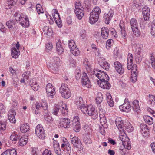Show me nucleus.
<instances>
[{"instance_id": "nucleus-62", "label": "nucleus", "mask_w": 155, "mask_h": 155, "mask_svg": "<svg viewBox=\"0 0 155 155\" xmlns=\"http://www.w3.org/2000/svg\"><path fill=\"white\" fill-rule=\"evenodd\" d=\"M83 141L84 143L86 145L90 144L92 143L91 140L88 136L84 137L83 139Z\"/></svg>"}, {"instance_id": "nucleus-36", "label": "nucleus", "mask_w": 155, "mask_h": 155, "mask_svg": "<svg viewBox=\"0 0 155 155\" xmlns=\"http://www.w3.org/2000/svg\"><path fill=\"white\" fill-rule=\"evenodd\" d=\"M16 24V21L13 20H11L8 21L6 23V25L9 29L12 30L15 28Z\"/></svg>"}, {"instance_id": "nucleus-31", "label": "nucleus", "mask_w": 155, "mask_h": 155, "mask_svg": "<svg viewBox=\"0 0 155 155\" xmlns=\"http://www.w3.org/2000/svg\"><path fill=\"white\" fill-rule=\"evenodd\" d=\"M131 44L133 48H134L135 49V51L138 55H140L141 52L142 48L140 45L138 44H136L135 42L132 41Z\"/></svg>"}, {"instance_id": "nucleus-23", "label": "nucleus", "mask_w": 155, "mask_h": 155, "mask_svg": "<svg viewBox=\"0 0 155 155\" xmlns=\"http://www.w3.org/2000/svg\"><path fill=\"white\" fill-rule=\"evenodd\" d=\"M115 123L119 131L124 130L123 121L121 118L120 117L117 118L115 120Z\"/></svg>"}, {"instance_id": "nucleus-58", "label": "nucleus", "mask_w": 155, "mask_h": 155, "mask_svg": "<svg viewBox=\"0 0 155 155\" xmlns=\"http://www.w3.org/2000/svg\"><path fill=\"white\" fill-rule=\"evenodd\" d=\"M150 32L153 36L155 37V20H153L152 23Z\"/></svg>"}, {"instance_id": "nucleus-55", "label": "nucleus", "mask_w": 155, "mask_h": 155, "mask_svg": "<svg viewBox=\"0 0 155 155\" xmlns=\"http://www.w3.org/2000/svg\"><path fill=\"white\" fill-rule=\"evenodd\" d=\"M10 139L12 141H16L18 140V136L17 135V133L14 132L12 133L10 137Z\"/></svg>"}, {"instance_id": "nucleus-18", "label": "nucleus", "mask_w": 155, "mask_h": 155, "mask_svg": "<svg viewBox=\"0 0 155 155\" xmlns=\"http://www.w3.org/2000/svg\"><path fill=\"white\" fill-rule=\"evenodd\" d=\"M78 117H75L72 121V127L76 132H78L80 130V124Z\"/></svg>"}, {"instance_id": "nucleus-11", "label": "nucleus", "mask_w": 155, "mask_h": 155, "mask_svg": "<svg viewBox=\"0 0 155 155\" xmlns=\"http://www.w3.org/2000/svg\"><path fill=\"white\" fill-rule=\"evenodd\" d=\"M51 12L53 18L58 26L59 28H61L62 26V21L58 10L56 9H54L52 10Z\"/></svg>"}, {"instance_id": "nucleus-1", "label": "nucleus", "mask_w": 155, "mask_h": 155, "mask_svg": "<svg viewBox=\"0 0 155 155\" xmlns=\"http://www.w3.org/2000/svg\"><path fill=\"white\" fill-rule=\"evenodd\" d=\"M133 57L131 53H129L128 55L127 63V68L128 70L131 69V77L130 79V81L134 83L137 81V67L136 64L133 66Z\"/></svg>"}, {"instance_id": "nucleus-49", "label": "nucleus", "mask_w": 155, "mask_h": 155, "mask_svg": "<svg viewBox=\"0 0 155 155\" xmlns=\"http://www.w3.org/2000/svg\"><path fill=\"white\" fill-rule=\"evenodd\" d=\"M130 23L131 28H137V27H138L137 21L134 18H132L131 19Z\"/></svg>"}, {"instance_id": "nucleus-17", "label": "nucleus", "mask_w": 155, "mask_h": 155, "mask_svg": "<svg viewBox=\"0 0 155 155\" xmlns=\"http://www.w3.org/2000/svg\"><path fill=\"white\" fill-rule=\"evenodd\" d=\"M70 120L68 118H62L60 120L59 125L64 128H69L71 124Z\"/></svg>"}, {"instance_id": "nucleus-44", "label": "nucleus", "mask_w": 155, "mask_h": 155, "mask_svg": "<svg viewBox=\"0 0 155 155\" xmlns=\"http://www.w3.org/2000/svg\"><path fill=\"white\" fill-rule=\"evenodd\" d=\"M83 64L88 72H90L91 71V66L89 62L88 59H85L84 60Z\"/></svg>"}, {"instance_id": "nucleus-22", "label": "nucleus", "mask_w": 155, "mask_h": 155, "mask_svg": "<svg viewBox=\"0 0 155 155\" xmlns=\"http://www.w3.org/2000/svg\"><path fill=\"white\" fill-rule=\"evenodd\" d=\"M114 13V11L110 9L109 11L107 14L104 15V18L105 19V22L107 24H109L112 18Z\"/></svg>"}, {"instance_id": "nucleus-43", "label": "nucleus", "mask_w": 155, "mask_h": 155, "mask_svg": "<svg viewBox=\"0 0 155 155\" xmlns=\"http://www.w3.org/2000/svg\"><path fill=\"white\" fill-rule=\"evenodd\" d=\"M107 101L110 107H112L114 106V101L112 99V97L110 94H107Z\"/></svg>"}, {"instance_id": "nucleus-51", "label": "nucleus", "mask_w": 155, "mask_h": 155, "mask_svg": "<svg viewBox=\"0 0 155 155\" xmlns=\"http://www.w3.org/2000/svg\"><path fill=\"white\" fill-rule=\"evenodd\" d=\"M103 97L102 94L101 93H99L97 94V96L96 98V101L97 104H100L102 101Z\"/></svg>"}, {"instance_id": "nucleus-5", "label": "nucleus", "mask_w": 155, "mask_h": 155, "mask_svg": "<svg viewBox=\"0 0 155 155\" xmlns=\"http://www.w3.org/2000/svg\"><path fill=\"white\" fill-rule=\"evenodd\" d=\"M101 10L99 7H95L90 13L89 22L91 24H94L98 20Z\"/></svg>"}, {"instance_id": "nucleus-9", "label": "nucleus", "mask_w": 155, "mask_h": 155, "mask_svg": "<svg viewBox=\"0 0 155 155\" xmlns=\"http://www.w3.org/2000/svg\"><path fill=\"white\" fill-rule=\"evenodd\" d=\"M109 78L107 77V78L103 80L100 81H97V83L99 86L104 89H109L110 88V84L108 82Z\"/></svg>"}, {"instance_id": "nucleus-3", "label": "nucleus", "mask_w": 155, "mask_h": 155, "mask_svg": "<svg viewBox=\"0 0 155 155\" xmlns=\"http://www.w3.org/2000/svg\"><path fill=\"white\" fill-rule=\"evenodd\" d=\"M61 112L63 115H67L68 113V109L65 104L61 102L59 104H55L53 110V113L57 115L58 112Z\"/></svg>"}, {"instance_id": "nucleus-28", "label": "nucleus", "mask_w": 155, "mask_h": 155, "mask_svg": "<svg viewBox=\"0 0 155 155\" xmlns=\"http://www.w3.org/2000/svg\"><path fill=\"white\" fill-rule=\"evenodd\" d=\"M53 146L54 150L56 153L58 155H60L61 154V151L58 142L56 140L54 141L53 143Z\"/></svg>"}, {"instance_id": "nucleus-24", "label": "nucleus", "mask_w": 155, "mask_h": 155, "mask_svg": "<svg viewBox=\"0 0 155 155\" xmlns=\"http://www.w3.org/2000/svg\"><path fill=\"white\" fill-rule=\"evenodd\" d=\"M108 29L106 27H103L101 29V36L103 39H107L109 35Z\"/></svg>"}, {"instance_id": "nucleus-20", "label": "nucleus", "mask_w": 155, "mask_h": 155, "mask_svg": "<svg viewBox=\"0 0 155 155\" xmlns=\"http://www.w3.org/2000/svg\"><path fill=\"white\" fill-rule=\"evenodd\" d=\"M15 111L12 109H10L8 113V118L9 121L12 123H15L16 122L15 116Z\"/></svg>"}, {"instance_id": "nucleus-21", "label": "nucleus", "mask_w": 155, "mask_h": 155, "mask_svg": "<svg viewBox=\"0 0 155 155\" xmlns=\"http://www.w3.org/2000/svg\"><path fill=\"white\" fill-rule=\"evenodd\" d=\"M119 139L122 141L123 143L128 144L129 139L127 137L124 130L119 131Z\"/></svg>"}, {"instance_id": "nucleus-2", "label": "nucleus", "mask_w": 155, "mask_h": 155, "mask_svg": "<svg viewBox=\"0 0 155 155\" xmlns=\"http://www.w3.org/2000/svg\"><path fill=\"white\" fill-rule=\"evenodd\" d=\"M60 63V58L55 56L51 59L50 62L47 63V66L51 72L57 73L58 72V68Z\"/></svg>"}, {"instance_id": "nucleus-60", "label": "nucleus", "mask_w": 155, "mask_h": 155, "mask_svg": "<svg viewBox=\"0 0 155 155\" xmlns=\"http://www.w3.org/2000/svg\"><path fill=\"white\" fill-rule=\"evenodd\" d=\"M143 13L144 15H150V10L147 6H145L143 8Z\"/></svg>"}, {"instance_id": "nucleus-48", "label": "nucleus", "mask_w": 155, "mask_h": 155, "mask_svg": "<svg viewBox=\"0 0 155 155\" xmlns=\"http://www.w3.org/2000/svg\"><path fill=\"white\" fill-rule=\"evenodd\" d=\"M144 121L146 123L149 124L151 125L153 123V118L148 116L145 115L144 116Z\"/></svg>"}, {"instance_id": "nucleus-35", "label": "nucleus", "mask_w": 155, "mask_h": 155, "mask_svg": "<svg viewBox=\"0 0 155 155\" xmlns=\"http://www.w3.org/2000/svg\"><path fill=\"white\" fill-rule=\"evenodd\" d=\"M16 2V0H8L5 5V8L6 9H10L11 8V6L15 4Z\"/></svg>"}, {"instance_id": "nucleus-26", "label": "nucleus", "mask_w": 155, "mask_h": 155, "mask_svg": "<svg viewBox=\"0 0 155 155\" xmlns=\"http://www.w3.org/2000/svg\"><path fill=\"white\" fill-rule=\"evenodd\" d=\"M30 75L31 72L29 71H27L24 72L22 75L23 78H21L20 80V82L24 83L25 84V81H27L29 80Z\"/></svg>"}, {"instance_id": "nucleus-61", "label": "nucleus", "mask_w": 155, "mask_h": 155, "mask_svg": "<svg viewBox=\"0 0 155 155\" xmlns=\"http://www.w3.org/2000/svg\"><path fill=\"white\" fill-rule=\"evenodd\" d=\"M36 7L37 12L39 14L43 13V11L42 8V7L40 4H37L36 5Z\"/></svg>"}, {"instance_id": "nucleus-57", "label": "nucleus", "mask_w": 155, "mask_h": 155, "mask_svg": "<svg viewBox=\"0 0 155 155\" xmlns=\"http://www.w3.org/2000/svg\"><path fill=\"white\" fill-rule=\"evenodd\" d=\"M6 129V124L5 121L0 120V131H4Z\"/></svg>"}, {"instance_id": "nucleus-39", "label": "nucleus", "mask_w": 155, "mask_h": 155, "mask_svg": "<svg viewBox=\"0 0 155 155\" xmlns=\"http://www.w3.org/2000/svg\"><path fill=\"white\" fill-rule=\"evenodd\" d=\"M69 89L67 84H65L62 83L60 88L59 92L61 95H64L63 92H65Z\"/></svg>"}, {"instance_id": "nucleus-32", "label": "nucleus", "mask_w": 155, "mask_h": 155, "mask_svg": "<svg viewBox=\"0 0 155 155\" xmlns=\"http://www.w3.org/2000/svg\"><path fill=\"white\" fill-rule=\"evenodd\" d=\"M56 49L57 52L59 54H62L64 51V49L62 46L61 43L58 41L56 43Z\"/></svg>"}, {"instance_id": "nucleus-8", "label": "nucleus", "mask_w": 155, "mask_h": 155, "mask_svg": "<svg viewBox=\"0 0 155 155\" xmlns=\"http://www.w3.org/2000/svg\"><path fill=\"white\" fill-rule=\"evenodd\" d=\"M35 134L37 137L39 139H43L45 138V132L41 124H38L36 127Z\"/></svg>"}, {"instance_id": "nucleus-16", "label": "nucleus", "mask_w": 155, "mask_h": 155, "mask_svg": "<svg viewBox=\"0 0 155 155\" xmlns=\"http://www.w3.org/2000/svg\"><path fill=\"white\" fill-rule=\"evenodd\" d=\"M95 75L97 77L100 81L108 77V75L104 72L97 69H95L94 71Z\"/></svg>"}, {"instance_id": "nucleus-15", "label": "nucleus", "mask_w": 155, "mask_h": 155, "mask_svg": "<svg viewBox=\"0 0 155 155\" xmlns=\"http://www.w3.org/2000/svg\"><path fill=\"white\" fill-rule=\"evenodd\" d=\"M81 83L82 86L87 88H89L91 87V85L90 80L87 75V74L85 72H84L82 74Z\"/></svg>"}, {"instance_id": "nucleus-30", "label": "nucleus", "mask_w": 155, "mask_h": 155, "mask_svg": "<svg viewBox=\"0 0 155 155\" xmlns=\"http://www.w3.org/2000/svg\"><path fill=\"white\" fill-rule=\"evenodd\" d=\"M76 104L78 107H79L80 110H81V107H87L83 104V98L81 97H79L77 98L76 101Z\"/></svg>"}, {"instance_id": "nucleus-29", "label": "nucleus", "mask_w": 155, "mask_h": 155, "mask_svg": "<svg viewBox=\"0 0 155 155\" xmlns=\"http://www.w3.org/2000/svg\"><path fill=\"white\" fill-rule=\"evenodd\" d=\"M1 155H17V151L15 149H8L4 151Z\"/></svg>"}, {"instance_id": "nucleus-37", "label": "nucleus", "mask_w": 155, "mask_h": 155, "mask_svg": "<svg viewBox=\"0 0 155 155\" xmlns=\"http://www.w3.org/2000/svg\"><path fill=\"white\" fill-rule=\"evenodd\" d=\"M120 28L121 30V34L122 37L124 39L126 38V33L124 25L123 23H121L120 21L119 24Z\"/></svg>"}, {"instance_id": "nucleus-42", "label": "nucleus", "mask_w": 155, "mask_h": 155, "mask_svg": "<svg viewBox=\"0 0 155 155\" xmlns=\"http://www.w3.org/2000/svg\"><path fill=\"white\" fill-rule=\"evenodd\" d=\"M20 130L23 133L27 132L29 129V127L27 124H21L20 127Z\"/></svg>"}, {"instance_id": "nucleus-50", "label": "nucleus", "mask_w": 155, "mask_h": 155, "mask_svg": "<svg viewBox=\"0 0 155 155\" xmlns=\"http://www.w3.org/2000/svg\"><path fill=\"white\" fill-rule=\"evenodd\" d=\"M154 54L155 53H152L150 54V60L151 61V65L152 67L154 69H155V59L154 57Z\"/></svg>"}, {"instance_id": "nucleus-10", "label": "nucleus", "mask_w": 155, "mask_h": 155, "mask_svg": "<svg viewBox=\"0 0 155 155\" xmlns=\"http://www.w3.org/2000/svg\"><path fill=\"white\" fill-rule=\"evenodd\" d=\"M99 116L101 124L104 127L106 128L107 126V122L106 117L105 115V111L100 107L99 108Z\"/></svg>"}, {"instance_id": "nucleus-56", "label": "nucleus", "mask_w": 155, "mask_h": 155, "mask_svg": "<svg viewBox=\"0 0 155 155\" xmlns=\"http://www.w3.org/2000/svg\"><path fill=\"white\" fill-rule=\"evenodd\" d=\"M41 107L45 110V114H48V110H47L48 106L46 102L45 101H42L41 104Z\"/></svg>"}, {"instance_id": "nucleus-13", "label": "nucleus", "mask_w": 155, "mask_h": 155, "mask_svg": "<svg viewBox=\"0 0 155 155\" xmlns=\"http://www.w3.org/2000/svg\"><path fill=\"white\" fill-rule=\"evenodd\" d=\"M120 110L122 111L128 112L131 110V106L127 98L124 100V104L119 106Z\"/></svg>"}, {"instance_id": "nucleus-45", "label": "nucleus", "mask_w": 155, "mask_h": 155, "mask_svg": "<svg viewBox=\"0 0 155 155\" xmlns=\"http://www.w3.org/2000/svg\"><path fill=\"white\" fill-rule=\"evenodd\" d=\"M28 141L27 138L26 136H22L20 139L19 143L20 145L21 146L26 145Z\"/></svg>"}, {"instance_id": "nucleus-63", "label": "nucleus", "mask_w": 155, "mask_h": 155, "mask_svg": "<svg viewBox=\"0 0 155 155\" xmlns=\"http://www.w3.org/2000/svg\"><path fill=\"white\" fill-rule=\"evenodd\" d=\"M126 130L129 133L133 131L134 128L130 123H129L128 124V125L126 126Z\"/></svg>"}, {"instance_id": "nucleus-40", "label": "nucleus", "mask_w": 155, "mask_h": 155, "mask_svg": "<svg viewBox=\"0 0 155 155\" xmlns=\"http://www.w3.org/2000/svg\"><path fill=\"white\" fill-rule=\"evenodd\" d=\"M100 65L104 69L107 71H108L110 67V65L105 59H103L101 61Z\"/></svg>"}, {"instance_id": "nucleus-46", "label": "nucleus", "mask_w": 155, "mask_h": 155, "mask_svg": "<svg viewBox=\"0 0 155 155\" xmlns=\"http://www.w3.org/2000/svg\"><path fill=\"white\" fill-rule=\"evenodd\" d=\"M33 80L32 81L31 80L30 83V85L33 90L35 91H36L38 90L39 88V87L38 84H37V83L35 81L33 82Z\"/></svg>"}, {"instance_id": "nucleus-27", "label": "nucleus", "mask_w": 155, "mask_h": 155, "mask_svg": "<svg viewBox=\"0 0 155 155\" xmlns=\"http://www.w3.org/2000/svg\"><path fill=\"white\" fill-rule=\"evenodd\" d=\"M15 18L16 21L20 22L27 16L24 13L20 12L16 13L14 14Z\"/></svg>"}, {"instance_id": "nucleus-54", "label": "nucleus", "mask_w": 155, "mask_h": 155, "mask_svg": "<svg viewBox=\"0 0 155 155\" xmlns=\"http://www.w3.org/2000/svg\"><path fill=\"white\" fill-rule=\"evenodd\" d=\"M44 119L48 123H51L53 121L52 117L49 115L48 112V114H46L45 115Z\"/></svg>"}, {"instance_id": "nucleus-25", "label": "nucleus", "mask_w": 155, "mask_h": 155, "mask_svg": "<svg viewBox=\"0 0 155 155\" xmlns=\"http://www.w3.org/2000/svg\"><path fill=\"white\" fill-rule=\"evenodd\" d=\"M140 131L142 135L144 136L148 135L149 130L146 124H141Z\"/></svg>"}, {"instance_id": "nucleus-7", "label": "nucleus", "mask_w": 155, "mask_h": 155, "mask_svg": "<svg viewBox=\"0 0 155 155\" xmlns=\"http://www.w3.org/2000/svg\"><path fill=\"white\" fill-rule=\"evenodd\" d=\"M68 45L71 53L75 56L79 55L80 51L73 40H71L68 41Z\"/></svg>"}, {"instance_id": "nucleus-64", "label": "nucleus", "mask_w": 155, "mask_h": 155, "mask_svg": "<svg viewBox=\"0 0 155 155\" xmlns=\"http://www.w3.org/2000/svg\"><path fill=\"white\" fill-rule=\"evenodd\" d=\"M87 37L86 31L84 30H82L80 32V37L82 39L85 38Z\"/></svg>"}, {"instance_id": "nucleus-4", "label": "nucleus", "mask_w": 155, "mask_h": 155, "mask_svg": "<svg viewBox=\"0 0 155 155\" xmlns=\"http://www.w3.org/2000/svg\"><path fill=\"white\" fill-rule=\"evenodd\" d=\"M81 111L86 115H88L93 118L96 119L98 117V112L95 108L91 105L87 106V107H81Z\"/></svg>"}, {"instance_id": "nucleus-14", "label": "nucleus", "mask_w": 155, "mask_h": 155, "mask_svg": "<svg viewBox=\"0 0 155 155\" xmlns=\"http://www.w3.org/2000/svg\"><path fill=\"white\" fill-rule=\"evenodd\" d=\"M71 143L75 147L78 148L79 150H81L83 149L81 142L77 137L74 136L71 138Z\"/></svg>"}, {"instance_id": "nucleus-59", "label": "nucleus", "mask_w": 155, "mask_h": 155, "mask_svg": "<svg viewBox=\"0 0 155 155\" xmlns=\"http://www.w3.org/2000/svg\"><path fill=\"white\" fill-rule=\"evenodd\" d=\"M65 92H63L64 94V95H61V96L64 97V98L66 99H68L69 97H70L71 95V92L70 91V90L68 89V90L67 91V92L66 91H65Z\"/></svg>"}, {"instance_id": "nucleus-38", "label": "nucleus", "mask_w": 155, "mask_h": 155, "mask_svg": "<svg viewBox=\"0 0 155 155\" xmlns=\"http://www.w3.org/2000/svg\"><path fill=\"white\" fill-rule=\"evenodd\" d=\"M20 22L21 25L24 27H28L29 25V20L27 16Z\"/></svg>"}, {"instance_id": "nucleus-33", "label": "nucleus", "mask_w": 155, "mask_h": 155, "mask_svg": "<svg viewBox=\"0 0 155 155\" xmlns=\"http://www.w3.org/2000/svg\"><path fill=\"white\" fill-rule=\"evenodd\" d=\"M132 107L134 111L135 112H139L140 110V107L139 104V101L138 100H134L133 102Z\"/></svg>"}, {"instance_id": "nucleus-34", "label": "nucleus", "mask_w": 155, "mask_h": 155, "mask_svg": "<svg viewBox=\"0 0 155 155\" xmlns=\"http://www.w3.org/2000/svg\"><path fill=\"white\" fill-rule=\"evenodd\" d=\"M11 50L12 57L15 58H18L20 54L19 50L15 48H12Z\"/></svg>"}, {"instance_id": "nucleus-41", "label": "nucleus", "mask_w": 155, "mask_h": 155, "mask_svg": "<svg viewBox=\"0 0 155 155\" xmlns=\"http://www.w3.org/2000/svg\"><path fill=\"white\" fill-rule=\"evenodd\" d=\"M43 31L45 35L49 36L51 35L52 33L51 29L47 26H45L43 28Z\"/></svg>"}, {"instance_id": "nucleus-19", "label": "nucleus", "mask_w": 155, "mask_h": 155, "mask_svg": "<svg viewBox=\"0 0 155 155\" xmlns=\"http://www.w3.org/2000/svg\"><path fill=\"white\" fill-rule=\"evenodd\" d=\"M114 66L116 71L120 74H122L124 71V69L121 63L118 61L114 62Z\"/></svg>"}, {"instance_id": "nucleus-12", "label": "nucleus", "mask_w": 155, "mask_h": 155, "mask_svg": "<svg viewBox=\"0 0 155 155\" xmlns=\"http://www.w3.org/2000/svg\"><path fill=\"white\" fill-rule=\"evenodd\" d=\"M46 93L48 96L52 98L55 94V89L50 83L48 84L46 87Z\"/></svg>"}, {"instance_id": "nucleus-47", "label": "nucleus", "mask_w": 155, "mask_h": 155, "mask_svg": "<svg viewBox=\"0 0 155 155\" xmlns=\"http://www.w3.org/2000/svg\"><path fill=\"white\" fill-rule=\"evenodd\" d=\"M148 97V104L153 106L155 105V96L149 94Z\"/></svg>"}, {"instance_id": "nucleus-6", "label": "nucleus", "mask_w": 155, "mask_h": 155, "mask_svg": "<svg viewBox=\"0 0 155 155\" xmlns=\"http://www.w3.org/2000/svg\"><path fill=\"white\" fill-rule=\"evenodd\" d=\"M74 12L77 18L79 20L81 19L84 15V8L79 1L76 2L75 5Z\"/></svg>"}, {"instance_id": "nucleus-52", "label": "nucleus", "mask_w": 155, "mask_h": 155, "mask_svg": "<svg viewBox=\"0 0 155 155\" xmlns=\"http://www.w3.org/2000/svg\"><path fill=\"white\" fill-rule=\"evenodd\" d=\"M133 33L134 35L137 37H139L141 33L138 29V27L131 28Z\"/></svg>"}, {"instance_id": "nucleus-53", "label": "nucleus", "mask_w": 155, "mask_h": 155, "mask_svg": "<svg viewBox=\"0 0 155 155\" xmlns=\"http://www.w3.org/2000/svg\"><path fill=\"white\" fill-rule=\"evenodd\" d=\"M114 44V41L112 39H109L106 41V47L107 50H109Z\"/></svg>"}]
</instances>
